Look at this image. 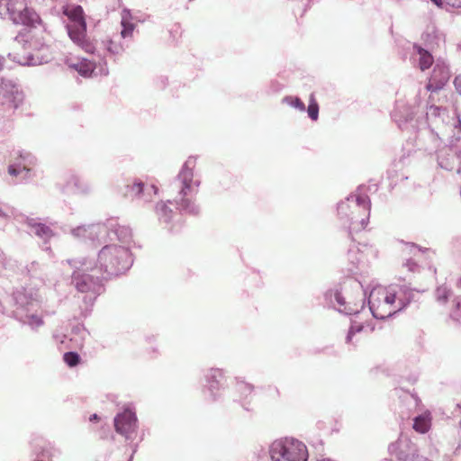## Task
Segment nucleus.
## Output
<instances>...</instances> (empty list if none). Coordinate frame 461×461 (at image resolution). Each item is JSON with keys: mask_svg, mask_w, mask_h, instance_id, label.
<instances>
[{"mask_svg": "<svg viewBox=\"0 0 461 461\" xmlns=\"http://www.w3.org/2000/svg\"><path fill=\"white\" fill-rule=\"evenodd\" d=\"M63 14L68 17L66 29L72 42L86 53L96 56L99 63H105L107 56L120 55L125 51L128 46L118 43L106 37L104 40L91 41L86 36V23L84 18V11L80 5H65Z\"/></svg>", "mask_w": 461, "mask_h": 461, "instance_id": "1", "label": "nucleus"}, {"mask_svg": "<svg viewBox=\"0 0 461 461\" xmlns=\"http://www.w3.org/2000/svg\"><path fill=\"white\" fill-rule=\"evenodd\" d=\"M196 158L189 157L182 166L178 175L170 184L171 192L176 194L174 203L182 213L197 215L200 212L195 197L199 191L201 181L194 176V169Z\"/></svg>", "mask_w": 461, "mask_h": 461, "instance_id": "2", "label": "nucleus"}, {"mask_svg": "<svg viewBox=\"0 0 461 461\" xmlns=\"http://www.w3.org/2000/svg\"><path fill=\"white\" fill-rule=\"evenodd\" d=\"M68 263L75 268L71 276V285L78 293L85 294L82 300L85 303V311L87 312L104 291L101 278L87 273L97 268L92 260L86 258L68 259Z\"/></svg>", "mask_w": 461, "mask_h": 461, "instance_id": "3", "label": "nucleus"}, {"mask_svg": "<svg viewBox=\"0 0 461 461\" xmlns=\"http://www.w3.org/2000/svg\"><path fill=\"white\" fill-rule=\"evenodd\" d=\"M15 309L14 315L23 325L29 326L32 330H38L44 325L42 315L37 314L41 306L38 292L32 289L21 288L13 294Z\"/></svg>", "mask_w": 461, "mask_h": 461, "instance_id": "4", "label": "nucleus"}, {"mask_svg": "<svg viewBox=\"0 0 461 461\" xmlns=\"http://www.w3.org/2000/svg\"><path fill=\"white\" fill-rule=\"evenodd\" d=\"M132 264L129 247L110 243L99 250L95 267L110 276H117L128 271Z\"/></svg>", "mask_w": 461, "mask_h": 461, "instance_id": "5", "label": "nucleus"}, {"mask_svg": "<svg viewBox=\"0 0 461 461\" xmlns=\"http://www.w3.org/2000/svg\"><path fill=\"white\" fill-rule=\"evenodd\" d=\"M271 461H308L309 452L304 442L284 437L274 440L268 448Z\"/></svg>", "mask_w": 461, "mask_h": 461, "instance_id": "6", "label": "nucleus"}, {"mask_svg": "<svg viewBox=\"0 0 461 461\" xmlns=\"http://www.w3.org/2000/svg\"><path fill=\"white\" fill-rule=\"evenodd\" d=\"M32 0H0V17H8L14 24L35 27L40 15L29 6Z\"/></svg>", "mask_w": 461, "mask_h": 461, "instance_id": "7", "label": "nucleus"}, {"mask_svg": "<svg viewBox=\"0 0 461 461\" xmlns=\"http://www.w3.org/2000/svg\"><path fill=\"white\" fill-rule=\"evenodd\" d=\"M338 215L342 224L348 223L349 213L354 209L358 212H362L363 217L360 218V225L358 228H366L369 221L371 202L367 195L349 194L345 201L338 203Z\"/></svg>", "mask_w": 461, "mask_h": 461, "instance_id": "8", "label": "nucleus"}, {"mask_svg": "<svg viewBox=\"0 0 461 461\" xmlns=\"http://www.w3.org/2000/svg\"><path fill=\"white\" fill-rule=\"evenodd\" d=\"M363 293L358 291V300H351L345 296L338 287L325 292L324 299L326 303L346 315L357 314L364 308Z\"/></svg>", "mask_w": 461, "mask_h": 461, "instance_id": "9", "label": "nucleus"}, {"mask_svg": "<svg viewBox=\"0 0 461 461\" xmlns=\"http://www.w3.org/2000/svg\"><path fill=\"white\" fill-rule=\"evenodd\" d=\"M115 431L123 436L126 440H133L137 434L138 419L131 406L125 407L113 419Z\"/></svg>", "mask_w": 461, "mask_h": 461, "instance_id": "10", "label": "nucleus"}, {"mask_svg": "<svg viewBox=\"0 0 461 461\" xmlns=\"http://www.w3.org/2000/svg\"><path fill=\"white\" fill-rule=\"evenodd\" d=\"M414 108L409 105L403 100H398L395 103L393 111L392 112V119L402 130H413L420 129L418 120L414 119Z\"/></svg>", "mask_w": 461, "mask_h": 461, "instance_id": "11", "label": "nucleus"}, {"mask_svg": "<svg viewBox=\"0 0 461 461\" xmlns=\"http://www.w3.org/2000/svg\"><path fill=\"white\" fill-rule=\"evenodd\" d=\"M204 394H208L209 400L214 402L221 396V391L225 385V373L220 368H210L204 371Z\"/></svg>", "mask_w": 461, "mask_h": 461, "instance_id": "12", "label": "nucleus"}, {"mask_svg": "<svg viewBox=\"0 0 461 461\" xmlns=\"http://www.w3.org/2000/svg\"><path fill=\"white\" fill-rule=\"evenodd\" d=\"M23 92L16 81L0 78V100L4 104L16 109L23 104Z\"/></svg>", "mask_w": 461, "mask_h": 461, "instance_id": "13", "label": "nucleus"}, {"mask_svg": "<svg viewBox=\"0 0 461 461\" xmlns=\"http://www.w3.org/2000/svg\"><path fill=\"white\" fill-rule=\"evenodd\" d=\"M348 260L351 267L349 271L357 273L365 267L370 258L375 257V251L372 246L367 244H351L348 250Z\"/></svg>", "mask_w": 461, "mask_h": 461, "instance_id": "14", "label": "nucleus"}, {"mask_svg": "<svg viewBox=\"0 0 461 461\" xmlns=\"http://www.w3.org/2000/svg\"><path fill=\"white\" fill-rule=\"evenodd\" d=\"M173 202L167 200V202L160 201L155 206L156 215L161 224L170 232H177L181 229L180 215L175 212L169 204Z\"/></svg>", "mask_w": 461, "mask_h": 461, "instance_id": "15", "label": "nucleus"}, {"mask_svg": "<svg viewBox=\"0 0 461 461\" xmlns=\"http://www.w3.org/2000/svg\"><path fill=\"white\" fill-rule=\"evenodd\" d=\"M15 161L9 165L8 173L11 176H22L28 178L32 176V167L36 165V157L26 150H17L15 153Z\"/></svg>", "mask_w": 461, "mask_h": 461, "instance_id": "16", "label": "nucleus"}, {"mask_svg": "<svg viewBox=\"0 0 461 461\" xmlns=\"http://www.w3.org/2000/svg\"><path fill=\"white\" fill-rule=\"evenodd\" d=\"M388 451L398 461H414L420 456L416 445L406 436H401L397 441L389 445Z\"/></svg>", "mask_w": 461, "mask_h": 461, "instance_id": "17", "label": "nucleus"}, {"mask_svg": "<svg viewBox=\"0 0 461 461\" xmlns=\"http://www.w3.org/2000/svg\"><path fill=\"white\" fill-rule=\"evenodd\" d=\"M158 189L156 185H146L141 180H134L127 185L125 195L131 200H137L144 203H150L158 194Z\"/></svg>", "mask_w": 461, "mask_h": 461, "instance_id": "18", "label": "nucleus"}, {"mask_svg": "<svg viewBox=\"0 0 461 461\" xmlns=\"http://www.w3.org/2000/svg\"><path fill=\"white\" fill-rule=\"evenodd\" d=\"M107 228V233L104 239L101 240V244L110 241L113 242L118 240L119 245H124L128 247L131 241V230L128 226L121 225L116 220H110L107 223H104Z\"/></svg>", "mask_w": 461, "mask_h": 461, "instance_id": "19", "label": "nucleus"}, {"mask_svg": "<svg viewBox=\"0 0 461 461\" xmlns=\"http://www.w3.org/2000/svg\"><path fill=\"white\" fill-rule=\"evenodd\" d=\"M59 185L60 191L68 194H87L92 190L90 184L75 173L66 174L64 182Z\"/></svg>", "mask_w": 461, "mask_h": 461, "instance_id": "20", "label": "nucleus"}, {"mask_svg": "<svg viewBox=\"0 0 461 461\" xmlns=\"http://www.w3.org/2000/svg\"><path fill=\"white\" fill-rule=\"evenodd\" d=\"M25 224L27 225L29 234L35 236L42 241V249L50 251V247L48 246V243L55 236L53 230L40 219L27 218Z\"/></svg>", "mask_w": 461, "mask_h": 461, "instance_id": "21", "label": "nucleus"}, {"mask_svg": "<svg viewBox=\"0 0 461 461\" xmlns=\"http://www.w3.org/2000/svg\"><path fill=\"white\" fill-rule=\"evenodd\" d=\"M107 233V228L104 224L95 223L82 225L71 230V234L77 239L89 240L93 242L101 244V240Z\"/></svg>", "mask_w": 461, "mask_h": 461, "instance_id": "22", "label": "nucleus"}, {"mask_svg": "<svg viewBox=\"0 0 461 461\" xmlns=\"http://www.w3.org/2000/svg\"><path fill=\"white\" fill-rule=\"evenodd\" d=\"M449 77L450 71L448 66L444 61L438 60L426 87L431 93L441 90L447 83Z\"/></svg>", "mask_w": 461, "mask_h": 461, "instance_id": "23", "label": "nucleus"}, {"mask_svg": "<svg viewBox=\"0 0 461 461\" xmlns=\"http://www.w3.org/2000/svg\"><path fill=\"white\" fill-rule=\"evenodd\" d=\"M379 296L384 300L381 308H384L385 312H390V317L400 312V309H396L397 300L395 299V292L388 286H376L373 289V296Z\"/></svg>", "mask_w": 461, "mask_h": 461, "instance_id": "24", "label": "nucleus"}, {"mask_svg": "<svg viewBox=\"0 0 461 461\" xmlns=\"http://www.w3.org/2000/svg\"><path fill=\"white\" fill-rule=\"evenodd\" d=\"M92 59H77L75 61H70L68 63L69 68L75 69L81 76L87 77L92 75L95 67L97 65H102L103 63H99V59L96 56L92 55Z\"/></svg>", "mask_w": 461, "mask_h": 461, "instance_id": "25", "label": "nucleus"}, {"mask_svg": "<svg viewBox=\"0 0 461 461\" xmlns=\"http://www.w3.org/2000/svg\"><path fill=\"white\" fill-rule=\"evenodd\" d=\"M393 291L395 292V299L397 300L396 309L402 311L414 299L413 290L406 285H390Z\"/></svg>", "mask_w": 461, "mask_h": 461, "instance_id": "26", "label": "nucleus"}, {"mask_svg": "<svg viewBox=\"0 0 461 461\" xmlns=\"http://www.w3.org/2000/svg\"><path fill=\"white\" fill-rule=\"evenodd\" d=\"M384 303V300L380 298L379 296H373V290L370 292L369 297H368V305L369 310L372 313V315L375 319L384 320L390 317V312L384 311V308H381L382 303Z\"/></svg>", "mask_w": 461, "mask_h": 461, "instance_id": "27", "label": "nucleus"}, {"mask_svg": "<svg viewBox=\"0 0 461 461\" xmlns=\"http://www.w3.org/2000/svg\"><path fill=\"white\" fill-rule=\"evenodd\" d=\"M431 420V413L429 411H425L413 418L412 428L416 432L424 434L430 429Z\"/></svg>", "mask_w": 461, "mask_h": 461, "instance_id": "28", "label": "nucleus"}, {"mask_svg": "<svg viewBox=\"0 0 461 461\" xmlns=\"http://www.w3.org/2000/svg\"><path fill=\"white\" fill-rule=\"evenodd\" d=\"M423 40L430 46H438L444 41V36L434 24H429L422 34Z\"/></svg>", "mask_w": 461, "mask_h": 461, "instance_id": "29", "label": "nucleus"}, {"mask_svg": "<svg viewBox=\"0 0 461 461\" xmlns=\"http://www.w3.org/2000/svg\"><path fill=\"white\" fill-rule=\"evenodd\" d=\"M8 57L11 58L14 62L22 65V66H37L41 64L39 57H35L32 54L26 55H19V54H12L9 53Z\"/></svg>", "mask_w": 461, "mask_h": 461, "instance_id": "30", "label": "nucleus"}, {"mask_svg": "<svg viewBox=\"0 0 461 461\" xmlns=\"http://www.w3.org/2000/svg\"><path fill=\"white\" fill-rule=\"evenodd\" d=\"M414 50H416L417 54L419 55V67L424 71L425 69L430 68L433 63L432 55L426 50L422 49L420 46H414Z\"/></svg>", "mask_w": 461, "mask_h": 461, "instance_id": "31", "label": "nucleus"}, {"mask_svg": "<svg viewBox=\"0 0 461 461\" xmlns=\"http://www.w3.org/2000/svg\"><path fill=\"white\" fill-rule=\"evenodd\" d=\"M361 217H363L362 212H358L357 211L352 209V211L349 213L348 223L342 224L343 226L348 229L349 234H351L353 231H360L365 229L357 228L360 225L359 220Z\"/></svg>", "mask_w": 461, "mask_h": 461, "instance_id": "32", "label": "nucleus"}, {"mask_svg": "<svg viewBox=\"0 0 461 461\" xmlns=\"http://www.w3.org/2000/svg\"><path fill=\"white\" fill-rule=\"evenodd\" d=\"M72 334L73 338H71V340H75L77 345L81 347L86 339V337L89 335L88 331L86 330L84 325L82 324H77L72 328Z\"/></svg>", "mask_w": 461, "mask_h": 461, "instance_id": "33", "label": "nucleus"}, {"mask_svg": "<svg viewBox=\"0 0 461 461\" xmlns=\"http://www.w3.org/2000/svg\"><path fill=\"white\" fill-rule=\"evenodd\" d=\"M451 294V289L446 285L438 286L435 291V298L437 302L441 304H446Z\"/></svg>", "mask_w": 461, "mask_h": 461, "instance_id": "34", "label": "nucleus"}, {"mask_svg": "<svg viewBox=\"0 0 461 461\" xmlns=\"http://www.w3.org/2000/svg\"><path fill=\"white\" fill-rule=\"evenodd\" d=\"M402 398V402L407 405L410 411H414L420 404L419 397L414 393H403V395H400Z\"/></svg>", "mask_w": 461, "mask_h": 461, "instance_id": "35", "label": "nucleus"}, {"mask_svg": "<svg viewBox=\"0 0 461 461\" xmlns=\"http://www.w3.org/2000/svg\"><path fill=\"white\" fill-rule=\"evenodd\" d=\"M283 102L301 112L305 111L303 102L297 96H285L284 97Z\"/></svg>", "mask_w": 461, "mask_h": 461, "instance_id": "36", "label": "nucleus"}, {"mask_svg": "<svg viewBox=\"0 0 461 461\" xmlns=\"http://www.w3.org/2000/svg\"><path fill=\"white\" fill-rule=\"evenodd\" d=\"M307 113H308L309 117L312 121H317L318 120V118H319V105H318L317 102L315 101L312 94L311 95L310 104H309L308 108H307Z\"/></svg>", "mask_w": 461, "mask_h": 461, "instance_id": "37", "label": "nucleus"}, {"mask_svg": "<svg viewBox=\"0 0 461 461\" xmlns=\"http://www.w3.org/2000/svg\"><path fill=\"white\" fill-rule=\"evenodd\" d=\"M63 359L68 366L74 367L78 365L80 356L77 352L69 351L64 354Z\"/></svg>", "mask_w": 461, "mask_h": 461, "instance_id": "38", "label": "nucleus"}, {"mask_svg": "<svg viewBox=\"0 0 461 461\" xmlns=\"http://www.w3.org/2000/svg\"><path fill=\"white\" fill-rule=\"evenodd\" d=\"M438 7L461 8V0H431Z\"/></svg>", "mask_w": 461, "mask_h": 461, "instance_id": "39", "label": "nucleus"}, {"mask_svg": "<svg viewBox=\"0 0 461 461\" xmlns=\"http://www.w3.org/2000/svg\"><path fill=\"white\" fill-rule=\"evenodd\" d=\"M363 330H364V326L362 324L352 323L348 330V335L346 337V342L348 344L352 343L353 337L356 334L362 332Z\"/></svg>", "mask_w": 461, "mask_h": 461, "instance_id": "40", "label": "nucleus"}, {"mask_svg": "<svg viewBox=\"0 0 461 461\" xmlns=\"http://www.w3.org/2000/svg\"><path fill=\"white\" fill-rule=\"evenodd\" d=\"M122 29L121 32V37L122 39L131 38L134 30V24L122 20Z\"/></svg>", "mask_w": 461, "mask_h": 461, "instance_id": "41", "label": "nucleus"}, {"mask_svg": "<svg viewBox=\"0 0 461 461\" xmlns=\"http://www.w3.org/2000/svg\"><path fill=\"white\" fill-rule=\"evenodd\" d=\"M237 390L244 396L249 395L253 391V385L242 381H237Z\"/></svg>", "mask_w": 461, "mask_h": 461, "instance_id": "42", "label": "nucleus"}, {"mask_svg": "<svg viewBox=\"0 0 461 461\" xmlns=\"http://www.w3.org/2000/svg\"><path fill=\"white\" fill-rule=\"evenodd\" d=\"M451 317L456 321H461V299H456L455 307L451 312Z\"/></svg>", "mask_w": 461, "mask_h": 461, "instance_id": "43", "label": "nucleus"}, {"mask_svg": "<svg viewBox=\"0 0 461 461\" xmlns=\"http://www.w3.org/2000/svg\"><path fill=\"white\" fill-rule=\"evenodd\" d=\"M404 249L405 251H408L409 253L413 254L414 256H416L418 253L424 252V250H422L420 247L413 243H406Z\"/></svg>", "mask_w": 461, "mask_h": 461, "instance_id": "44", "label": "nucleus"}, {"mask_svg": "<svg viewBox=\"0 0 461 461\" xmlns=\"http://www.w3.org/2000/svg\"><path fill=\"white\" fill-rule=\"evenodd\" d=\"M169 33L174 41L177 40L181 36V27L179 24H174L169 30Z\"/></svg>", "mask_w": 461, "mask_h": 461, "instance_id": "45", "label": "nucleus"}, {"mask_svg": "<svg viewBox=\"0 0 461 461\" xmlns=\"http://www.w3.org/2000/svg\"><path fill=\"white\" fill-rule=\"evenodd\" d=\"M404 266L411 272H414L418 269L419 266L417 265V263L410 258V259H407L406 260V263L404 264Z\"/></svg>", "mask_w": 461, "mask_h": 461, "instance_id": "46", "label": "nucleus"}, {"mask_svg": "<svg viewBox=\"0 0 461 461\" xmlns=\"http://www.w3.org/2000/svg\"><path fill=\"white\" fill-rule=\"evenodd\" d=\"M57 312V310L55 307H48V306H44L43 309H42V317L43 316H53L55 315Z\"/></svg>", "mask_w": 461, "mask_h": 461, "instance_id": "47", "label": "nucleus"}, {"mask_svg": "<svg viewBox=\"0 0 461 461\" xmlns=\"http://www.w3.org/2000/svg\"><path fill=\"white\" fill-rule=\"evenodd\" d=\"M454 86L456 91L461 95V75H458L455 77Z\"/></svg>", "mask_w": 461, "mask_h": 461, "instance_id": "48", "label": "nucleus"}, {"mask_svg": "<svg viewBox=\"0 0 461 461\" xmlns=\"http://www.w3.org/2000/svg\"><path fill=\"white\" fill-rule=\"evenodd\" d=\"M99 420V416L96 414V413H94L92 414L90 417H89V420L90 421H96Z\"/></svg>", "mask_w": 461, "mask_h": 461, "instance_id": "49", "label": "nucleus"}, {"mask_svg": "<svg viewBox=\"0 0 461 461\" xmlns=\"http://www.w3.org/2000/svg\"><path fill=\"white\" fill-rule=\"evenodd\" d=\"M5 59L0 56V70L4 68Z\"/></svg>", "mask_w": 461, "mask_h": 461, "instance_id": "50", "label": "nucleus"}, {"mask_svg": "<svg viewBox=\"0 0 461 461\" xmlns=\"http://www.w3.org/2000/svg\"><path fill=\"white\" fill-rule=\"evenodd\" d=\"M5 212L0 208V218H5Z\"/></svg>", "mask_w": 461, "mask_h": 461, "instance_id": "51", "label": "nucleus"}, {"mask_svg": "<svg viewBox=\"0 0 461 461\" xmlns=\"http://www.w3.org/2000/svg\"><path fill=\"white\" fill-rule=\"evenodd\" d=\"M411 383H415L417 381V376L416 375H413L411 378Z\"/></svg>", "mask_w": 461, "mask_h": 461, "instance_id": "52", "label": "nucleus"}, {"mask_svg": "<svg viewBox=\"0 0 461 461\" xmlns=\"http://www.w3.org/2000/svg\"><path fill=\"white\" fill-rule=\"evenodd\" d=\"M456 285L460 286L461 285V277L458 278L457 282H456Z\"/></svg>", "mask_w": 461, "mask_h": 461, "instance_id": "53", "label": "nucleus"}, {"mask_svg": "<svg viewBox=\"0 0 461 461\" xmlns=\"http://www.w3.org/2000/svg\"><path fill=\"white\" fill-rule=\"evenodd\" d=\"M19 39H20V36L18 35V36H16V37L14 38V41H18V42H20Z\"/></svg>", "mask_w": 461, "mask_h": 461, "instance_id": "54", "label": "nucleus"}, {"mask_svg": "<svg viewBox=\"0 0 461 461\" xmlns=\"http://www.w3.org/2000/svg\"><path fill=\"white\" fill-rule=\"evenodd\" d=\"M319 461H333V460H331V459H330V458H323V459L319 460Z\"/></svg>", "mask_w": 461, "mask_h": 461, "instance_id": "55", "label": "nucleus"}, {"mask_svg": "<svg viewBox=\"0 0 461 461\" xmlns=\"http://www.w3.org/2000/svg\"><path fill=\"white\" fill-rule=\"evenodd\" d=\"M303 5H304V10H303V13H304V12H305V10H306V8L308 7V5H308V3H307V4H304Z\"/></svg>", "mask_w": 461, "mask_h": 461, "instance_id": "56", "label": "nucleus"}, {"mask_svg": "<svg viewBox=\"0 0 461 461\" xmlns=\"http://www.w3.org/2000/svg\"><path fill=\"white\" fill-rule=\"evenodd\" d=\"M356 286L358 288V290H360V285L359 284H356Z\"/></svg>", "mask_w": 461, "mask_h": 461, "instance_id": "57", "label": "nucleus"}, {"mask_svg": "<svg viewBox=\"0 0 461 461\" xmlns=\"http://www.w3.org/2000/svg\"><path fill=\"white\" fill-rule=\"evenodd\" d=\"M132 458H133V456H132V455H131V457H130V459H129L128 461H132Z\"/></svg>", "mask_w": 461, "mask_h": 461, "instance_id": "58", "label": "nucleus"}]
</instances>
